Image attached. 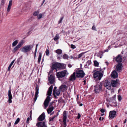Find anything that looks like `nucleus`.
Instances as JSON below:
<instances>
[{
  "instance_id": "17",
  "label": "nucleus",
  "mask_w": 127,
  "mask_h": 127,
  "mask_svg": "<svg viewBox=\"0 0 127 127\" xmlns=\"http://www.w3.org/2000/svg\"><path fill=\"white\" fill-rule=\"evenodd\" d=\"M76 73L74 72L70 76L69 78V80L73 81L75 80L76 79Z\"/></svg>"
},
{
  "instance_id": "13",
  "label": "nucleus",
  "mask_w": 127,
  "mask_h": 127,
  "mask_svg": "<svg viewBox=\"0 0 127 127\" xmlns=\"http://www.w3.org/2000/svg\"><path fill=\"white\" fill-rule=\"evenodd\" d=\"M11 90H9L8 91V101L9 103H10L12 102V101L11 99L12 98V96L11 93Z\"/></svg>"
},
{
  "instance_id": "1",
  "label": "nucleus",
  "mask_w": 127,
  "mask_h": 127,
  "mask_svg": "<svg viewBox=\"0 0 127 127\" xmlns=\"http://www.w3.org/2000/svg\"><path fill=\"white\" fill-rule=\"evenodd\" d=\"M66 67V65L64 64L60 63H56L52 65L51 68L53 70L56 69V71H57V68L64 69Z\"/></svg>"
},
{
  "instance_id": "42",
  "label": "nucleus",
  "mask_w": 127,
  "mask_h": 127,
  "mask_svg": "<svg viewBox=\"0 0 127 127\" xmlns=\"http://www.w3.org/2000/svg\"><path fill=\"white\" fill-rule=\"evenodd\" d=\"M91 62L90 60H88L86 63V64L89 65L91 64Z\"/></svg>"
},
{
  "instance_id": "60",
  "label": "nucleus",
  "mask_w": 127,
  "mask_h": 127,
  "mask_svg": "<svg viewBox=\"0 0 127 127\" xmlns=\"http://www.w3.org/2000/svg\"><path fill=\"white\" fill-rule=\"evenodd\" d=\"M57 58L58 59V60H60L61 59V57H58V58Z\"/></svg>"
},
{
  "instance_id": "63",
  "label": "nucleus",
  "mask_w": 127,
  "mask_h": 127,
  "mask_svg": "<svg viewBox=\"0 0 127 127\" xmlns=\"http://www.w3.org/2000/svg\"><path fill=\"white\" fill-rule=\"evenodd\" d=\"M9 126H10L11 125V123L9 122Z\"/></svg>"
},
{
  "instance_id": "40",
  "label": "nucleus",
  "mask_w": 127,
  "mask_h": 127,
  "mask_svg": "<svg viewBox=\"0 0 127 127\" xmlns=\"http://www.w3.org/2000/svg\"><path fill=\"white\" fill-rule=\"evenodd\" d=\"M56 117V115H55L53 117L51 118H50V120H49V121H53V120H54V118L55 117Z\"/></svg>"
},
{
  "instance_id": "21",
  "label": "nucleus",
  "mask_w": 127,
  "mask_h": 127,
  "mask_svg": "<svg viewBox=\"0 0 127 127\" xmlns=\"http://www.w3.org/2000/svg\"><path fill=\"white\" fill-rule=\"evenodd\" d=\"M53 86L51 85L49 88L47 92V95L48 96H50L52 92V91Z\"/></svg>"
},
{
  "instance_id": "50",
  "label": "nucleus",
  "mask_w": 127,
  "mask_h": 127,
  "mask_svg": "<svg viewBox=\"0 0 127 127\" xmlns=\"http://www.w3.org/2000/svg\"><path fill=\"white\" fill-rule=\"evenodd\" d=\"M92 30H96L95 29V27L94 26H93L92 28Z\"/></svg>"
},
{
  "instance_id": "49",
  "label": "nucleus",
  "mask_w": 127,
  "mask_h": 127,
  "mask_svg": "<svg viewBox=\"0 0 127 127\" xmlns=\"http://www.w3.org/2000/svg\"><path fill=\"white\" fill-rule=\"evenodd\" d=\"M80 116H81V115H80V114H79V113H78V116H77V118L78 119H79L80 118Z\"/></svg>"
},
{
  "instance_id": "11",
  "label": "nucleus",
  "mask_w": 127,
  "mask_h": 127,
  "mask_svg": "<svg viewBox=\"0 0 127 127\" xmlns=\"http://www.w3.org/2000/svg\"><path fill=\"white\" fill-rule=\"evenodd\" d=\"M36 126L38 127H47L45 124V123L43 122L37 123Z\"/></svg>"
},
{
  "instance_id": "48",
  "label": "nucleus",
  "mask_w": 127,
  "mask_h": 127,
  "mask_svg": "<svg viewBox=\"0 0 127 127\" xmlns=\"http://www.w3.org/2000/svg\"><path fill=\"white\" fill-rule=\"evenodd\" d=\"M105 111V110L103 109H101L100 110V111L102 112V113H103Z\"/></svg>"
},
{
  "instance_id": "5",
  "label": "nucleus",
  "mask_w": 127,
  "mask_h": 127,
  "mask_svg": "<svg viewBox=\"0 0 127 127\" xmlns=\"http://www.w3.org/2000/svg\"><path fill=\"white\" fill-rule=\"evenodd\" d=\"M102 84L100 82L98 83L95 86L94 91L96 93H99L102 89Z\"/></svg>"
},
{
  "instance_id": "52",
  "label": "nucleus",
  "mask_w": 127,
  "mask_h": 127,
  "mask_svg": "<svg viewBox=\"0 0 127 127\" xmlns=\"http://www.w3.org/2000/svg\"><path fill=\"white\" fill-rule=\"evenodd\" d=\"M104 118L103 117H101L99 118V120H103Z\"/></svg>"
},
{
  "instance_id": "20",
  "label": "nucleus",
  "mask_w": 127,
  "mask_h": 127,
  "mask_svg": "<svg viewBox=\"0 0 127 127\" xmlns=\"http://www.w3.org/2000/svg\"><path fill=\"white\" fill-rule=\"evenodd\" d=\"M116 61L117 62H120L122 61V59L120 55H119L116 58Z\"/></svg>"
},
{
  "instance_id": "14",
  "label": "nucleus",
  "mask_w": 127,
  "mask_h": 127,
  "mask_svg": "<svg viewBox=\"0 0 127 127\" xmlns=\"http://www.w3.org/2000/svg\"><path fill=\"white\" fill-rule=\"evenodd\" d=\"M67 112L66 111H64L63 114V122H66Z\"/></svg>"
},
{
  "instance_id": "58",
  "label": "nucleus",
  "mask_w": 127,
  "mask_h": 127,
  "mask_svg": "<svg viewBox=\"0 0 127 127\" xmlns=\"http://www.w3.org/2000/svg\"><path fill=\"white\" fill-rule=\"evenodd\" d=\"M72 66V65H71V64H68V67H71Z\"/></svg>"
},
{
  "instance_id": "41",
  "label": "nucleus",
  "mask_w": 127,
  "mask_h": 127,
  "mask_svg": "<svg viewBox=\"0 0 127 127\" xmlns=\"http://www.w3.org/2000/svg\"><path fill=\"white\" fill-rule=\"evenodd\" d=\"M46 55L47 56H48L49 54V50L47 49L46 51Z\"/></svg>"
},
{
  "instance_id": "54",
  "label": "nucleus",
  "mask_w": 127,
  "mask_h": 127,
  "mask_svg": "<svg viewBox=\"0 0 127 127\" xmlns=\"http://www.w3.org/2000/svg\"><path fill=\"white\" fill-rule=\"evenodd\" d=\"M52 103L51 102L50 103L49 105V107H53L52 106Z\"/></svg>"
},
{
  "instance_id": "19",
  "label": "nucleus",
  "mask_w": 127,
  "mask_h": 127,
  "mask_svg": "<svg viewBox=\"0 0 127 127\" xmlns=\"http://www.w3.org/2000/svg\"><path fill=\"white\" fill-rule=\"evenodd\" d=\"M12 5V0H10L9 1V3L7 8V11L8 12L10 11Z\"/></svg>"
},
{
  "instance_id": "62",
  "label": "nucleus",
  "mask_w": 127,
  "mask_h": 127,
  "mask_svg": "<svg viewBox=\"0 0 127 127\" xmlns=\"http://www.w3.org/2000/svg\"><path fill=\"white\" fill-rule=\"evenodd\" d=\"M126 121H127V120H126V119H125L124 122V123H126Z\"/></svg>"
},
{
  "instance_id": "45",
  "label": "nucleus",
  "mask_w": 127,
  "mask_h": 127,
  "mask_svg": "<svg viewBox=\"0 0 127 127\" xmlns=\"http://www.w3.org/2000/svg\"><path fill=\"white\" fill-rule=\"evenodd\" d=\"M71 48L73 49H75L76 48L75 46L73 44H71Z\"/></svg>"
},
{
  "instance_id": "12",
  "label": "nucleus",
  "mask_w": 127,
  "mask_h": 127,
  "mask_svg": "<svg viewBox=\"0 0 127 127\" xmlns=\"http://www.w3.org/2000/svg\"><path fill=\"white\" fill-rule=\"evenodd\" d=\"M116 113V111H110L109 112V117L111 119L113 118L115 116Z\"/></svg>"
},
{
  "instance_id": "43",
  "label": "nucleus",
  "mask_w": 127,
  "mask_h": 127,
  "mask_svg": "<svg viewBox=\"0 0 127 127\" xmlns=\"http://www.w3.org/2000/svg\"><path fill=\"white\" fill-rule=\"evenodd\" d=\"M99 54L100 55V58H102V56H103V53L102 51H100L99 52Z\"/></svg>"
},
{
  "instance_id": "27",
  "label": "nucleus",
  "mask_w": 127,
  "mask_h": 127,
  "mask_svg": "<svg viewBox=\"0 0 127 127\" xmlns=\"http://www.w3.org/2000/svg\"><path fill=\"white\" fill-rule=\"evenodd\" d=\"M20 48L17 46H16L12 50V51L13 53H15L16 51H17Z\"/></svg>"
},
{
  "instance_id": "22",
  "label": "nucleus",
  "mask_w": 127,
  "mask_h": 127,
  "mask_svg": "<svg viewBox=\"0 0 127 127\" xmlns=\"http://www.w3.org/2000/svg\"><path fill=\"white\" fill-rule=\"evenodd\" d=\"M111 84L112 86L114 87H116L118 84L117 80H112L111 82Z\"/></svg>"
},
{
  "instance_id": "9",
  "label": "nucleus",
  "mask_w": 127,
  "mask_h": 127,
  "mask_svg": "<svg viewBox=\"0 0 127 127\" xmlns=\"http://www.w3.org/2000/svg\"><path fill=\"white\" fill-rule=\"evenodd\" d=\"M50 100V96H47L44 103V105L45 107V109L48 106Z\"/></svg>"
},
{
  "instance_id": "30",
  "label": "nucleus",
  "mask_w": 127,
  "mask_h": 127,
  "mask_svg": "<svg viewBox=\"0 0 127 127\" xmlns=\"http://www.w3.org/2000/svg\"><path fill=\"white\" fill-rule=\"evenodd\" d=\"M59 38V35L58 34H57L56 35L53 39L55 41H56Z\"/></svg>"
},
{
  "instance_id": "44",
  "label": "nucleus",
  "mask_w": 127,
  "mask_h": 127,
  "mask_svg": "<svg viewBox=\"0 0 127 127\" xmlns=\"http://www.w3.org/2000/svg\"><path fill=\"white\" fill-rule=\"evenodd\" d=\"M15 61V60H13L12 62L10 64V65H9V66H11L12 65L13 63H14V61Z\"/></svg>"
},
{
  "instance_id": "56",
  "label": "nucleus",
  "mask_w": 127,
  "mask_h": 127,
  "mask_svg": "<svg viewBox=\"0 0 127 127\" xmlns=\"http://www.w3.org/2000/svg\"><path fill=\"white\" fill-rule=\"evenodd\" d=\"M74 57H75L74 56L73 57V56H70L69 58L70 59H72V58L74 59H76V58H74Z\"/></svg>"
},
{
  "instance_id": "18",
  "label": "nucleus",
  "mask_w": 127,
  "mask_h": 127,
  "mask_svg": "<svg viewBox=\"0 0 127 127\" xmlns=\"http://www.w3.org/2000/svg\"><path fill=\"white\" fill-rule=\"evenodd\" d=\"M45 118V114L44 113H43L38 117V119L39 121H42L44 120Z\"/></svg>"
},
{
  "instance_id": "59",
  "label": "nucleus",
  "mask_w": 127,
  "mask_h": 127,
  "mask_svg": "<svg viewBox=\"0 0 127 127\" xmlns=\"http://www.w3.org/2000/svg\"><path fill=\"white\" fill-rule=\"evenodd\" d=\"M45 0H43V2H42V4H41V6L43 4V3H44L45 2Z\"/></svg>"
},
{
  "instance_id": "53",
  "label": "nucleus",
  "mask_w": 127,
  "mask_h": 127,
  "mask_svg": "<svg viewBox=\"0 0 127 127\" xmlns=\"http://www.w3.org/2000/svg\"><path fill=\"white\" fill-rule=\"evenodd\" d=\"M30 118L29 117H28L27 119V122L28 123L29 121L30 120Z\"/></svg>"
},
{
  "instance_id": "36",
  "label": "nucleus",
  "mask_w": 127,
  "mask_h": 127,
  "mask_svg": "<svg viewBox=\"0 0 127 127\" xmlns=\"http://www.w3.org/2000/svg\"><path fill=\"white\" fill-rule=\"evenodd\" d=\"M66 88V86L65 85H62L60 87V89H62L63 88L65 89Z\"/></svg>"
},
{
  "instance_id": "16",
  "label": "nucleus",
  "mask_w": 127,
  "mask_h": 127,
  "mask_svg": "<svg viewBox=\"0 0 127 127\" xmlns=\"http://www.w3.org/2000/svg\"><path fill=\"white\" fill-rule=\"evenodd\" d=\"M111 77L113 78H116L118 76V74L117 72L115 71H113L111 75Z\"/></svg>"
},
{
  "instance_id": "25",
  "label": "nucleus",
  "mask_w": 127,
  "mask_h": 127,
  "mask_svg": "<svg viewBox=\"0 0 127 127\" xmlns=\"http://www.w3.org/2000/svg\"><path fill=\"white\" fill-rule=\"evenodd\" d=\"M86 52H82L78 55V57H74V58H76V59H79Z\"/></svg>"
},
{
  "instance_id": "2",
  "label": "nucleus",
  "mask_w": 127,
  "mask_h": 127,
  "mask_svg": "<svg viewBox=\"0 0 127 127\" xmlns=\"http://www.w3.org/2000/svg\"><path fill=\"white\" fill-rule=\"evenodd\" d=\"M103 72L102 70L98 71L95 72L94 74V77L97 80H100L103 76L102 72Z\"/></svg>"
},
{
  "instance_id": "35",
  "label": "nucleus",
  "mask_w": 127,
  "mask_h": 127,
  "mask_svg": "<svg viewBox=\"0 0 127 127\" xmlns=\"http://www.w3.org/2000/svg\"><path fill=\"white\" fill-rule=\"evenodd\" d=\"M63 122V124L61 125V127H66V122Z\"/></svg>"
},
{
  "instance_id": "7",
  "label": "nucleus",
  "mask_w": 127,
  "mask_h": 127,
  "mask_svg": "<svg viewBox=\"0 0 127 127\" xmlns=\"http://www.w3.org/2000/svg\"><path fill=\"white\" fill-rule=\"evenodd\" d=\"M104 86L108 90L110 89L111 88V84L107 80H106L105 81Z\"/></svg>"
},
{
  "instance_id": "39",
  "label": "nucleus",
  "mask_w": 127,
  "mask_h": 127,
  "mask_svg": "<svg viewBox=\"0 0 127 127\" xmlns=\"http://www.w3.org/2000/svg\"><path fill=\"white\" fill-rule=\"evenodd\" d=\"M20 121V119L19 118H18L16 120V121H15V123L14 124L15 125H16Z\"/></svg>"
},
{
  "instance_id": "37",
  "label": "nucleus",
  "mask_w": 127,
  "mask_h": 127,
  "mask_svg": "<svg viewBox=\"0 0 127 127\" xmlns=\"http://www.w3.org/2000/svg\"><path fill=\"white\" fill-rule=\"evenodd\" d=\"M38 45V44H37L36 45L35 49V52H34V58H35V56H36V52L37 51V47Z\"/></svg>"
},
{
  "instance_id": "34",
  "label": "nucleus",
  "mask_w": 127,
  "mask_h": 127,
  "mask_svg": "<svg viewBox=\"0 0 127 127\" xmlns=\"http://www.w3.org/2000/svg\"><path fill=\"white\" fill-rule=\"evenodd\" d=\"M44 15L43 13L42 14H40L39 15L37 16V17L38 19H41L42 17V16Z\"/></svg>"
},
{
  "instance_id": "26",
  "label": "nucleus",
  "mask_w": 127,
  "mask_h": 127,
  "mask_svg": "<svg viewBox=\"0 0 127 127\" xmlns=\"http://www.w3.org/2000/svg\"><path fill=\"white\" fill-rule=\"evenodd\" d=\"M24 41L23 40H22L17 45L19 48L22 46L23 44L24 43Z\"/></svg>"
},
{
  "instance_id": "61",
  "label": "nucleus",
  "mask_w": 127,
  "mask_h": 127,
  "mask_svg": "<svg viewBox=\"0 0 127 127\" xmlns=\"http://www.w3.org/2000/svg\"><path fill=\"white\" fill-rule=\"evenodd\" d=\"M84 85H85L86 84V80H84Z\"/></svg>"
},
{
  "instance_id": "8",
  "label": "nucleus",
  "mask_w": 127,
  "mask_h": 127,
  "mask_svg": "<svg viewBox=\"0 0 127 127\" xmlns=\"http://www.w3.org/2000/svg\"><path fill=\"white\" fill-rule=\"evenodd\" d=\"M122 67V64L119 63L117 65L116 69L118 72H120L121 71Z\"/></svg>"
},
{
  "instance_id": "64",
  "label": "nucleus",
  "mask_w": 127,
  "mask_h": 127,
  "mask_svg": "<svg viewBox=\"0 0 127 127\" xmlns=\"http://www.w3.org/2000/svg\"><path fill=\"white\" fill-rule=\"evenodd\" d=\"M76 55H77V54H74V56L75 57H76Z\"/></svg>"
},
{
  "instance_id": "31",
  "label": "nucleus",
  "mask_w": 127,
  "mask_h": 127,
  "mask_svg": "<svg viewBox=\"0 0 127 127\" xmlns=\"http://www.w3.org/2000/svg\"><path fill=\"white\" fill-rule=\"evenodd\" d=\"M18 42V41L17 40H16L14 41L12 44V46L13 47L15 46L17 44Z\"/></svg>"
},
{
  "instance_id": "3",
  "label": "nucleus",
  "mask_w": 127,
  "mask_h": 127,
  "mask_svg": "<svg viewBox=\"0 0 127 127\" xmlns=\"http://www.w3.org/2000/svg\"><path fill=\"white\" fill-rule=\"evenodd\" d=\"M68 73L66 70H65L57 73L56 75L59 78H62L64 77Z\"/></svg>"
},
{
  "instance_id": "23",
  "label": "nucleus",
  "mask_w": 127,
  "mask_h": 127,
  "mask_svg": "<svg viewBox=\"0 0 127 127\" xmlns=\"http://www.w3.org/2000/svg\"><path fill=\"white\" fill-rule=\"evenodd\" d=\"M60 89H58L56 90L54 92H53V95L54 96L55 95L57 96H58L60 94Z\"/></svg>"
},
{
  "instance_id": "38",
  "label": "nucleus",
  "mask_w": 127,
  "mask_h": 127,
  "mask_svg": "<svg viewBox=\"0 0 127 127\" xmlns=\"http://www.w3.org/2000/svg\"><path fill=\"white\" fill-rule=\"evenodd\" d=\"M94 64L95 65V66H98L99 64L96 61H94Z\"/></svg>"
},
{
  "instance_id": "24",
  "label": "nucleus",
  "mask_w": 127,
  "mask_h": 127,
  "mask_svg": "<svg viewBox=\"0 0 127 127\" xmlns=\"http://www.w3.org/2000/svg\"><path fill=\"white\" fill-rule=\"evenodd\" d=\"M54 109L53 107H50L47 109L48 113L49 114Z\"/></svg>"
},
{
  "instance_id": "29",
  "label": "nucleus",
  "mask_w": 127,
  "mask_h": 127,
  "mask_svg": "<svg viewBox=\"0 0 127 127\" xmlns=\"http://www.w3.org/2000/svg\"><path fill=\"white\" fill-rule=\"evenodd\" d=\"M69 58L68 56L65 54H64L63 56V58L64 59H67Z\"/></svg>"
},
{
  "instance_id": "6",
  "label": "nucleus",
  "mask_w": 127,
  "mask_h": 127,
  "mask_svg": "<svg viewBox=\"0 0 127 127\" xmlns=\"http://www.w3.org/2000/svg\"><path fill=\"white\" fill-rule=\"evenodd\" d=\"M75 73L76 76L78 78H83L85 75V73L82 70H79L78 71H76Z\"/></svg>"
},
{
  "instance_id": "28",
  "label": "nucleus",
  "mask_w": 127,
  "mask_h": 127,
  "mask_svg": "<svg viewBox=\"0 0 127 127\" xmlns=\"http://www.w3.org/2000/svg\"><path fill=\"white\" fill-rule=\"evenodd\" d=\"M62 51L60 49H58L56 50V52L59 55H60L62 53Z\"/></svg>"
},
{
  "instance_id": "33",
  "label": "nucleus",
  "mask_w": 127,
  "mask_h": 127,
  "mask_svg": "<svg viewBox=\"0 0 127 127\" xmlns=\"http://www.w3.org/2000/svg\"><path fill=\"white\" fill-rule=\"evenodd\" d=\"M41 57V54L40 53L39 54V56L38 58V62L39 63L40 61Z\"/></svg>"
},
{
  "instance_id": "57",
  "label": "nucleus",
  "mask_w": 127,
  "mask_h": 127,
  "mask_svg": "<svg viewBox=\"0 0 127 127\" xmlns=\"http://www.w3.org/2000/svg\"><path fill=\"white\" fill-rule=\"evenodd\" d=\"M79 98V96H78V95L77 96V101H78V100Z\"/></svg>"
},
{
  "instance_id": "4",
  "label": "nucleus",
  "mask_w": 127,
  "mask_h": 127,
  "mask_svg": "<svg viewBox=\"0 0 127 127\" xmlns=\"http://www.w3.org/2000/svg\"><path fill=\"white\" fill-rule=\"evenodd\" d=\"M32 47L33 46L31 45H28L22 48L21 50L22 52L26 53L30 51Z\"/></svg>"
},
{
  "instance_id": "55",
  "label": "nucleus",
  "mask_w": 127,
  "mask_h": 127,
  "mask_svg": "<svg viewBox=\"0 0 127 127\" xmlns=\"http://www.w3.org/2000/svg\"><path fill=\"white\" fill-rule=\"evenodd\" d=\"M11 67V66H8V71H9L10 70V68Z\"/></svg>"
},
{
  "instance_id": "32",
  "label": "nucleus",
  "mask_w": 127,
  "mask_h": 127,
  "mask_svg": "<svg viewBox=\"0 0 127 127\" xmlns=\"http://www.w3.org/2000/svg\"><path fill=\"white\" fill-rule=\"evenodd\" d=\"M39 11L38 10L36 11L33 13V15L35 16H38V14H39Z\"/></svg>"
},
{
  "instance_id": "47",
  "label": "nucleus",
  "mask_w": 127,
  "mask_h": 127,
  "mask_svg": "<svg viewBox=\"0 0 127 127\" xmlns=\"http://www.w3.org/2000/svg\"><path fill=\"white\" fill-rule=\"evenodd\" d=\"M63 17L61 18L59 22V23H60L62 22V21L63 20Z\"/></svg>"
},
{
  "instance_id": "46",
  "label": "nucleus",
  "mask_w": 127,
  "mask_h": 127,
  "mask_svg": "<svg viewBox=\"0 0 127 127\" xmlns=\"http://www.w3.org/2000/svg\"><path fill=\"white\" fill-rule=\"evenodd\" d=\"M118 99L119 101H120L122 99L121 96L120 95H119L118 96Z\"/></svg>"
},
{
  "instance_id": "10",
  "label": "nucleus",
  "mask_w": 127,
  "mask_h": 127,
  "mask_svg": "<svg viewBox=\"0 0 127 127\" xmlns=\"http://www.w3.org/2000/svg\"><path fill=\"white\" fill-rule=\"evenodd\" d=\"M55 81V77L54 76L52 75H50L48 78L49 82L48 84L49 85V83L50 84H52Z\"/></svg>"
},
{
  "instance_id": "15",
  "label": "nucleus",
  "mask_w": 127,
  "mask_h": 127,
  "mask_svg": "<svg viewBox=\"0 0 127 127\" xmlns=\"http://www.w3.org/2000/svg\"><path fill=\"white\" fill-rule=\"evenodd\" d=\"M35 91V96L34 99V102H35L36 100L38 97V95L39 93V88L37 87L36 86Z\"/></svg>"
},
{
  "instance_id": "51",
  "label": "nucleus",
  "mask_w": 127,
  "mask_h": 127,
  "mask_svg": "<svg viewBox=\"0 0 127 127\" xmlns=\"http://www.w3.org/2000/svg\"><path fill=\"white\" fill-rule=\"evenodd\" d=\"M57 87H54L53 90V92H54L55 91H56V90Z\"/></svg>"
}]
</instances>
